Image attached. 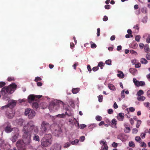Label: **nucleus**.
I'll use <instances>...</instances> for the list:
<instances>
[{"instance_id": "nucleus-58", "label": "nucleus", "mask_w": 150, "mask_h": 150, "mask_svg": "<svg viewBox=\"0 0 150 150\" xmlns=\"http://www.w3.org/2000/svg\"><path fill=\"white\" fill-rule=\"evenodd\" d=\"M138 132V130L136 128H134L132 129V133L133 134H136Z\"/></svg>"}, {"instance_id": "nucleus-48", "label": "nucleus", "mask_w": 150, "mask_h": 150, "mask_svg": "<svg viewBox=\"0 0 150 150\" xmlns=\"http://www.w3.org/2000/svg\"><path fill=\"white\" fill-rule=\"evenodd\" d=\"M6 85V83L3 81H0V88H1Z\"/></svg>"}, {"instance_id": "nucleus-37", "label": "nucleus", "mask_w": 150, "mask_h": 150, "mask_svg": "<svg viewBox=\"0 0 150 150\" xmlns=\"http://www.w3.org/2000/svg\"><path fill=\"white\" fill-rule=\"evenodd\" d=\"M129 146L132 147H134L135 146V144L132 141H130L129 143Z\"/></svg>"}, {"instance_id": "nucleus-12", "label": "nucleus", "mask_w": 150, "mask_h": 150, "mask_svg": "<svg viewBox=\"0 0 150 150\" xmlns=\"http://www.w3.org/2000/svg\"><path fill=\"white\" fill-rule=\"evenodd\" d=\"M133 81L135 85L137 86H143L145 85L144 82L137 81L135 78H134Z\"/></svg>"}, {"instance_id": "nucleus-53", "label": "nucleus", "mask_w": 150, "mask_h": 150, "mask_svg": "<svg viewBox=\"0 0 150 150\" xmlns=\"http://www.w3.org/2000/svg\"><path fill=\"white\" fill-rule=\"evenodd\" d=\"M144 49L146 52H149V48L148 47L145 46Z\"/></svg>"}, {"instance_id": "nucleus-51", "label": "nucleus", "mask_w": 150, "mask_h": 150, "mask_svg": "<svg viewBox=\"0 0 150 150\" xmlns=\"http://www.w3.org/2000/svg\"><path fill=\"white\" fill-rule=\"evenodd\" d=\"M98 101L100 102H101L102 101L103 96L102 95H100L98 97Z\"/></svg>"}, {"instance_id": "nucleus-46", "label": "nucleus", "mask_w": 150, "mask_h": 150, "mask_svg": "<svg viewBox=\"0 0 150 150\" xmlns=\"http://www.w3.org/2000/svg\"><path fill=\"white\" fill-rule=\"evenodd\" d=\"M42 79L39 77H36L35 78L34 81L36 82H38L39 81L41 80Z\"/></svg>"}, {"instance_id": "nucleus-55", "label": "nucleus", "mask_w": 150, "mask_h": 150, "mask_svg": "<svg viewBox=\"0 0 150 150\" xmlns=\"http://www.w3.org/2000/svg\"><path fill=\"white\" fill-rule=\"evenodd\" d=\"M85 139V137L84 136H81L79 139V140L81 142H83Z\"/></svg>"}, {"instance_id": "nucleus-17", "label": "nucleus", "mask_w": 150, "mask_h": 150, "mask_svg": "<svg viewBox=\"0 0 150 150\" xmlns=\"http://www.w3.org/2000/svg\"><path fill=\"white\" fill-rule=\"evenodd\" d=\"M69 106H68L67 107L65 108L66 110L65 114L68 116H72V111L69 109Z\"/></svg>"}, {"instance_id": "nucleus-44", "label": "nucleus", "mask_w": 150, "mask_h": 150, "mask_svg": "<svg viewBox=\"0 0 150 150\" xmlns=\"http://www.w3.org/2000/svg\"><path fill=\"white\" fill-rule=\"evenodd\" d=\"M90 43L91 44V47L92 48H95L97 46L94 43H93V42H91Z\"/></svg>"}, {"instance_id": "nucleus-36", "label": "nucleus", "mask_w": 150, "mask_h": 150, "mask_svg": "<svg viewBox=\"0 0 150 150\" xmlns=\"http://www.w3.org/2000/svg\"><path fill=\"white\" fill-rule=\"evenodd\" d=\"M79 142V141L78 139H76L74 141H71V144L72 145H76Z\"/></svg>"}, {"instance_id": "nucleus-7", "label": "nucleus", "mask_w": 150, "mask_h": 150, "mask_svg": "<svg viewBox=\"0 0 150 150\" xmlns=\"http://www.w3.org/2000/svg\"><path fill=\"white\" fill-rule=\"evenodd\" d=\"M13 131L14 133L11 138V140L13 142H15L18 137L19 135V129L17 128H14Z\"/></svg>"}, {"instance_id": "nucleus-6", "label": "nucleus", "mask_w": 150, "mask_h": 150, "mask_svg": "<svg viewBox=\"0 0 150 150\" xmlns=\"http://www.w3.org/2000/svg\"><path fill=\"white\" fill-rule=\"evenodd\" d=\"M24 113L25 115H28V117L29 119L33 118L35 115V111L30 108L26 109Z\"/></svg>"}, {"instance_id": "nucleus-8", "label": "nucleus", "mask_w": 150, "mask_h": 150, "mask_svg": "<svg viewBox=\"0 0 150 150\" xmlns=\"http://www.w3.org/2000/svg\"><path fill=\"white\" fill-rule=\"evenodd\" d=\"M51 144V139H46L45 138H43L41 140V145L45 147L50 146Z\"/></svg>"}, {"instance_id": "nucleus-26", "label": "nucleus", "mask_w": 150, "mask_h": 150, "mask_svg": "<svg viewBox=\"0 0 150 150\" xmlns=\"http://www.w3.org/2000/svg\"><path fill=\"white\" fill-rule=\"evenodd\" d=\"M33 139L35 141H39L40 138L39 136L36 134H35L33 137Z\"/></svg>"}, {"instance_id": "nucleus-56", "label": "nucleus", "mask_w": 150, "mask_h": 150, "mask_svg": "<svg viewBox=\"0 0 150 150\" xmlns=\"http://www.w3.org/2000/svg\"><path fill=\"white\" fill-rule=\"evenodd\" d=\"M99 69L98 66H96L93 67L92 69V70L94 71H96L98 70Z\"/></svg>"}, {"instance_id": "nucleus-49", "label": "nucleus", "mask_w": 150, "mask_h": 150, "mask_svg": "<svg viewBox=\"0 0 150 150\" xmlns=\"http://www.w3.org/2000/svg\"><path fill=\"white\" fill-rule=\"evenodd\" d=\"M105 64H108V65H111V61L110 59H108L105 62Z\"/></svg>"}, {"instance_id": "nucleus-50", "label": "nucleus", "mask_w": 150, "mask_h": 150, "mask_svg": "<svg viewBox=\"0 0 150 150\" xmlns=\"http://www.w3.org/2000/svg\"><path fill=\"white\" fill-rule=\"evenodd\" d=\"M140 39V36L139 35H137L135 37V40L137 42H139Z\"/></svg>"}, {"instance_id": "nucleus-29", "label": "nucleus", "mask_w": 150, "mask_h": 150, "mask_svg": "<svg viewBox=\"0 0 150 150\" xmlns=\"http://www.w3.org/2000/svg\"><path fill=\"white\" fill-rule=\"evenodd\" d=\"M140 62L142 64H146L148 62L144 58H142L141 59Z\"/></svg>"}, {"instance_id": "nucleus-16", "label": "nucleus", "mask_w": 150, "mask_h": 150, "mask_svg": "<svg viewBox=\"0 0 150 150\" xmlns=\"http://www.w3.org/2000/svg\"><path fill=\"white\" fill-rule=\"evenodd\" d=\"M117 119L119 121H122L124 118V114L122 113H120L117 116Z\"/></svg>"}, {"instance_id": "nucleus-9", "label": "nucleus", "mask_w": 150, "mask_h": 150, "mask_svg": "<svg viewBox=\"0 0 150 150\" xmlns=\"http://www.w3.org/2000/svg\"><path fill=\"white\" fill-rule=\"evenodd\" d=\"M4 126H5L4 128L5 132L7 133H9L11 132L13 130H14V129L12 128L11 126L10 123L9 122H7L4 124Z\"/></svg>"}, {"instance_id": "nucleus-34", "label": "nucleus", "mask_w": 150, "mask_h": 150, "mask_svg": "<svg viewBox=\"0 0 150 150\" xmlns=\"http://www.w3.org/2000/svg\"><path fill=\"white\" fill-rule=\"evenodd\" d=\"M32 107L33 108L37 109L38 107V103L37 102L33 103L32 104Z\"/></svg>"}, {"instance_id": "nucleus-21", "label": "nucleus", "mask_w": 150, "mask_h": 150, "mask_svg": "<svg viewBox=\"0 0 150 150\" xmlns=\"http://www.w3.org/2000/svg\"><path fill=\"white\" fill-rule=\"evenodd\" d=\"M108 88L110 90L113 91H115L116 90L115 87L112 84L109 83L108 84Z\"/></svg>"}, {"instance_id": "nucleus-30", "label": "nucleus", "mask_w": 150, "mask_h": 150, "mask_svg": "<svg viewBox=\"0 0 150 150\" xmlns=\"http://www.w3.org/2000/svg\"><path fill=\"white\" fill-rule=\"evenodd\" d=\"M144 106L148 109L150 110V103L149 102H145L144 103Z\"/></svg>"}, {"instance_id": "nucleus-39", "label": "nucleus", "mask_w": 150, "mask_h": 150, "mask_svg": "<svg viewBox=\"0 0 150 150\" xmlns=\"http://www.w3.org/2000/svg\"><path fill=\"white\" fill-rule=\"evenodd\" d=\"M135 140L138 142H142V139L139 136H136L135 137Z\"/></svg>"}, {"instance_id": "nucleus-62", "label": "nucleus", "mask_w": 150, "mask_h": 150, "mask_svg": "<svg viewBox=\"0 0 150 150\" xmlns=\"http://www.w3.org/2000/svg\"><path fill=\"white\" fill-rule=\"evenodd\" d=\"M8 107H9L10 108V106L8 104L7 105H6L5 106H3L1 108V109H4V108H7Z\"/></svg>"}, {"instance_id": "nucleus-35", "label": "nucleus", "mask_w": 150, "mask_h": 150, "mask_svg": "<svg viewBox=\"0 0 150 150\" xmlns=\"http://www.w3.org/2000/svg\"><path fill=\"white\" fill-rule=\"evenodd\" d=\"M124 131L125 133H129L130 131V129L128 127H126L124 129Z\"/></svg>"}, {"instance_id": "nucleus-31", "label": "nucleus", "mask_w": 150, "mask_h": 150, "mask_svg": "<svg viewBox=\"0 0 150 150\" xmlns=\"http://www.w3.org/2000/svg\"><path fill=\"white\" fill-rule=\"evenodd\" d=\"M43 138H45L46 139H51L52 138V135L51 134H46L45 137Z\"/></svg>"}, {"instance_id": "nucleus-52", "label": "nucleus", "mask_w": 150, "mask_h": 150, "mask_svg": "<svg viewBox=\"0 0 150 150\" xmlns=\"http://www.w3.org/2000/svg\"><path fill=\"white\" fill-rule=\"evenodd\" d=\"M125 92V90H123L121 92V97L122 98H124L125 97V96L124 95V92Z\"/></svg>"}, {"instance_id": "nucleus-27", "label": "nucleus", "mask_w": 150, "mask_h": 150, "mask_svg": "<svg viewBox=\"0 0 150 150\" xmlns=\"http://www.w3.org/2000/svg\"><path fill=\"white\" fill-rule=\"evenodd\" d=\"M97 126V125L96 124H92L88 125V128L89 129L92 130L94 128Z\"/></svg>"}, {"instance_id": "nucleus-28", "label": "nucleus", "mask_w": 150, "mask_h": 150, "mask_svg": "<svg viewBox=\"0 0 150 150\" xmlns=\"http://www.w3.org/2000/svg\"><path fill=\"white\" fill-rule=\"evenodd\" d=\"M144 94V91L142 90H139L136 94V95L138 96H142Z\"/></svg>"}, {"instance_id": "nucleus-11", "label": "nucleus", "mask_w": 150, "mask_h": 150, "mask_svg": "<svg viewBox=\"0 0 150 150\" xmlns=\"http://www.w3.org/2000/svg\"><path fill=\"white\" fill-rule=\"evenodd\" d=\"M42 96L34 95H30L28 97V101L29 102H31L32 101L35 100V98H41Z\"/></svg>"}, {"instance_id": "nucleus-42", "label": "nucleus", "mask_w": 150, "mask_h": 150, "mask_svg": "<svg viewBox=\"0 0 150 150\" xmlns=\"http://www.w3.org/2000/svg\"><path fill=\"white\" fill-rule=\"evenodd\" d=\"M141 121L140 120H137V123L136 125V127L137 128H138L139 127L141 123Z\"/></svg>"}, {"instance_id": "nucleus-2", "label": "nucleus", "mask_w": 150, "mask_h": 150, "mask_svg": "<svg viewBox=\"0 0 150 150\" xmlns=\"http://www.w3.org/2000/svg\"><path fill=\"white\" fill-rule=\"evenodd\" d=\"M17 87V86L15 83H12L8 86L3 87L1 91L3 96V99L6 101L8 100V104L10 108H12L15 106L16 104V101L14 100H9L10 98L7 93H13Z\"/></svg>"}, {"instance_id": "nucleus-13", "label": "nucleus", "mask_w": 150, "mask_h": 150, "mask_svg": "<svg viewBox=\"0 0 150 150\" xmlns=\"http://www.w3.org/2000/svg\"><path fill=\"white\" fill-rule=\"evenodd\" d=\"M15 115V112L12 110L7 112L6 115V117L9 119H11L13 118Z\"/></svg>"}, {"instance_id": "nucleus-15", "label": "nucleus", "mask_w": 150, "mask_h": 150, "mask_svg": "<svg viewBox=\"0 0 150 150\" xmlns=\"http://www.w3.org/2000/svg\"><path fill=\"white\" fill-rule=\"evenodd\" d=\"M61 148V146L59 144H55L51 148V150H60Z\"/></svg>"}, {"instance_id": "nucleus-41", "label": "nucleus", "mask_w": 150, "mask_h": 150, "mask_svg": "<svg viewBox=\"0 0 150 150\" xmlns=\"http://www.w3.org/2000/svg\"><path fill=\"white\" fill-rule=\"evenodd\" d=\"M69 104L73 108H74L75 106L74 101L72 100H71L69 102Z\"/></svg>"}, {"instance_id": "nucleus-32", "label": "nucleus", "mask_w": 150, "mask_h": 150, "mask_svg": "<svg viewBox=\"0 0 150 150\" xmlns=\"http://www.w3.org/2000/svg\"><path fill=\"white\" fill-rule=\"evenodd\" d=\"M56 117L59 118H64L65 117V114L64 113L59 114L56 115Z\"/></svg>"}, {"instance_id": "nucleus-23", "label": "nucleus", "mask_w": 150, "mask_h": 150, "mask_svg": "<svg viewBox=\"0 0 150 150\" xmlns=\"http://www.w3.org/2000/svg\"><path fill=\"white\" fill-rule=\"evenodd\" d=\"M129 71L133 75H135L137 74V71L135 69L130 68L129 70Z\"/></svg>"}, {"instance_id": "nucleus-40", "label": "nucleus", "mask_w": 150, "mask_h": 150, "mask_svg": "<svg viewBox=\"0 0 150 150\" xmlns=\"http://www.w3.org/2000/svg\"><path fill=\"white\" fill-rule=\"evenodd\" d=\"M125 112H127V113L125 114V116H126L127 118H129L130 116L129 115V112L128 110V108H127L125 109Z\"/></svg>"}, {"instance_id": "nucleus-22", "label": "nucleus", "mask_w": 150, "mask_h": 150, "mask_svg": "<svg viewBox=\"0 0 150 150\" xmlns=\"http://www.w3.org/2000/svg\"><path fill=\"white\" fill-rule=\"evenodd\" d=\"M16 122L18 123V124L20 126H22L23 125V124L25 122V121L24 120L22 119H19L18 120L16 121Z\"/></svg>"}, {"instance_id": "nucleus-4", "label": "nucleus", "mask_w": 150, "mask_h": 150, "mask_svg": "<svg viewBox=\"0 0 150 150\" xmlns=\"http://www.w3.org/2000/svg\"><path fill=\"white\" fill-rule=\"evenodd\" d=\"M64 103L61 101H58L55 104L54 102H51L49 106V108L51 111H55L57 110L62 106H64Z\"/></svg>"}, {"instance_id": "nucleus-63", "label": "nucleus", "mask_w": 150, "mask_h": 150, "mask_svg": "<svg viewBox=\"0 0 150 150\" xmlns=\"http://www.w3.org/2000/svg\"><path fill=\"white\" fill-rule=\"evenodd\" d=\"M112 146L113 147L115 148L117 146V144L115 142H113L112 144Z\"/></svg>"}, {"instance_id": "nucleus-47", "label": "nucleus", "mask_w": 150, "mask_h": 150, "mask_svg": "<svg viewBox=\"0 0 150 150\" xmlns=\"http://www.w3.org/2000/svg\"><path fill=\"white\" fill-rule=\"evenodd\" d=\"M86 127V125H85L84 124H81L80 126L79 125V127H80V128L81 129H83L84 128Z\"/></svg>"}, {"instance_id": "nucleus-60", "label": "nucleus", "mask_w": 150, "mask_h": 150, "mask_svg": "<svg viewBox=\"0 0 150 150\" xmlns=\"http://www.w3.org/2000/svg\"><path fill=\"white\" fill-rule=\"evenodd\" d=\"M97 36L98 37L100 35V28H98L97 29Z\"/></svg>"}, {"instance_id": "nucleus-19", "label": "nucleus", "mask_w": 150, "mask_h": 150, "mask_svg": "<svg viewBox=\"0 0 150 150\" xmlns=\"http://www.w3.org/2000/svg\"><path fill=\"white\" fill-rule=\"evenodd\" d=\"M111 125H113L112 127L114 128H116L117 127L116 125L117 124V121L116 119H113L112 120Z\"/></svg>"}, {"instance_id": "nucleus-14", "label": "nucleus", "mask_w": 150, "mask_h": 150, "mask_svg": "<svg viewBox=\"0 0 150 150\" xmlns=\"http://www.w3.org/2000/svg\"><path fill=\"white\" fill-rule=\"evenodd\" d=\"M100 143L102 145L101 148V150H107L108 149V146L107 145L106 141H100Z\"/></svg>"}, {"instance_id": "nucleus-54", "label": "nucleus", "mask_w": 150, "mask_h": 150, "mask_svg": "<svg viewBox=\"0 0 150 150\" xmlns=\"http://www.w3.org/2000/svg\"><path fill=\"white\" fill-rule=\"evenodd\" d=\"M129 111L133 112L135 110V108L133 107H131L128 108Z\"/></svg>"}, {"instance_id": "nucleus-20", "label": "nucleus", "mask_w": 150, "mask_h": 150, "mask_svg": "<svg viewBox=\"0 0 150 150\" xmlns=\"http://www.w3.org/2000/svg\"><path fill=\"white\" fill-rule=\"evenodd\" d=\"M118 72V73L117 74V76L120 78H123L124 77V74L122 71H119Z\"/></svg>"}, {"instance_id": "nucleus-10", "label": "nucleus", "mask_w": 150, "mask_h": 150, "mask_svg": "<svg viewBox=\"0 0 150 150\" xmlns=\"http://www.w3.org/2000/svg\"><path fill=\"white\" fill-rule=\"evenodd\" d=\"M69 124L71 125H75L76 127H79V122L74 117H73L72 118L69 119Z\"/></svg>"}, {"instance_id": "nucleus-24", "label": "nucleus", "mask_w": 150, "mask_h": 150, "mask_svg": "<svg viewBox=\"0 0 150 150\" xmlns=\"http://www.w3.org/2000/svg\"><path fill=\"white\" fill-rule=\"evenodd\" d=\"M145 99V97L143 96H138L137 98V99L138 101H144Z\"/></svg>"}, {"instance_id": "nucleus-1", "label": "nucleus", "mask_w": 150, "mask_h": 150, "mask_svg": "<svg viewBox=\"0 0 150 150\" xmlns=\"http://www.w3.org/2000/svg\"><path fill=\"white\" fill-rule=\"evenodd\" d=\"M38 131V127L35 125L33 121H30L25 124L24 126L23 130V141L19 140L16 143L18 150H25V145H29L31 142V133L34 132L37 133Z\"/></svg>"}, {"instance_id": "nucleus-45", "label": "nucleus", "mask_w": 150, "mask_h": 150, "mask_svg": "<svg viewBox=\"0 0 150 150\" xmlns=\"http://www.w3.org/2000/svg\"><path fill=\"white\" fill-rule=\"evenodd\" d=\"M71 145V143L69 142H68L65 143L64 146V148H68Z\"/></svg>"}, {"instance_id": "nucleus-61", "label": "nucleus", "mask_w": 150, "mask_h": 150, "mask_svg": "<svg viewBox=\"0 0 150 150\" xmlns=\"http://www.w3.org/2000/svg\"><path fill=\"white\" fill-rule=\"evenodd\" d=\"M130 52L131 53L134 54L135 55H136L137 54V53L133 50H130Z\"/></svg>"}, {"instance_id": "nucleus-3", "label": "nucleus", "mask_w": 150, "mask_h": 150, "mask_svg": "<svg viewBox=\"0 0 150 150\" xmlns=\"http://www.w3.org/2000/svg\"><path fill=\"white\" fill-rule=\"evenodd\" d=\"M53 126H54L55 128L58 127L57 130L56 129L54 130V134L55 136H58L61 132V129L58 127L57 125L55 124L50 125L48 122L45 121H43L41 123L40 127L41 131L40 133V135H42L43 133L47 132L50 130L52 131V127Z\"/></svg>"}, {"instance_id": "nucleus-38", "label": "nucleus", "mask_w": 150, "mask_h": 150, "mask_svg": "<svg viewBox=\"0 0 150 150\" xmlns=\"http://www.w3.org/2000/svg\"><path fill=\"white\" fill-rule=\"evenodd\" d=\"M15 79L14 77L13 76H9L7 79V80L8 81H14Z\"/></svg>"}, {"instance_id": "nucleus-64", "label": "nucleus", "mask_w": 150, "mask_h": 150, "mask_svg": "<svg viewBox=\"0 0 150 150\" xmlns=\"http://www.w3.org/2000/svg\"><path fill=\"white\" fill-rule=\"evenodd\" d=\"M146 57L147 60H150V53L147 54L146 55Z\"/></svg>"}, {"instance_id": "nucleus-18", "label": "nucleus", "mask_w": 150, "mask_h": 150, "mask_svg": "<svg viewBox=\"0 0 150 150\" xmlns=\"http://www.w3.org/2000/svg\"><path fill=\"white\" fill-rule=\"evenodd\" d=\"M118 139H120L122 142H124L126 140V136L123 134H121L117 136Z\"/></svg>"}, {"instance_id": "nucleus-5", "label": "nucleus", "mask_w": 150, "mask_h": 150, "mask_svg": "<svg viewBox=\"0 0 150 150\" xmlns=\"http://www.w3.org/2000/svg\"><path fill=\"white\" fill-rule=\"evenodd\" d=\"M11 147L10 145L8 143L5 142L3 139L0 140V150L3 149L4 150H17L15 148L13 150L10 149Z\"/></svg>"}, {"instance_id": "nucleus-57", "label": "nucleus", "mask_w": 150, "mask_h": 150, "mask_svg": "<svg viewBox=\"0 0 150 150\" xmlns=\"http://www.w3.org/2000/svg\"><path fill=\"white\" fill-rule=\"evenodd\" d=\"M113 110L112 109H110L108 110V112L109 114H112L113 112Z\"/></svg>"}, {"instance_id": "nucleus-33", "label": "nucleus", "mask_w": 150, "mask_h": 150, "mask_svg": "<svg viewBox=\"0 0 150 150\" xmlns=\"http://www.w3.org/2000/svg\"><path fill=\"white\" fill-rule=\"evenodd\" d=\"M140 143V146L142 147L145 148L146 147V144L144 142H139Z\"/></svg>"}, {"instance_id": "nucleus-25", "label": "nucleus", "mask_w": 150, "mask_h": 150, "mask_svg": "<svg viewBox=\"0 0 150 150\" xmlns=\"http://www.w3.org/2000/svg\"><path fill=\"white\" fill-rule=\"evenodd\" d=\"M80 90V89L78 88H73L72 89V92L74 94H76Z\"/></svg>"}, {"instance_id": "nucleus-43", "label": "nucleus", "mask_w": 150, "mask_h": 150, "mask_svg": "<svg viewBox=\"0 0 150 150\" xmlns=\"http://www.w3.org/2000/svg\"><path fill=\"white\" fill-rule=\"evenodd\" d=\"M102 119V118L100 116L97 115L96 117V120L98 121H100Z\"/></svg>"}, {"instance_id": "nucleus-59", "label": "nucleus", "mask_w": 150, "mask_h": 150, "mask_svg": "<svg viewBox=\"0 0 150 150\" xmlns=\"http://www.w3.org/2000/svg\"><path fill=\"white\" fill-rule=\"evenodd\" d=\"M146 135V134L145 133H142L141 134L140 136L142 139H144V138H145Z\"/></svg>"}]
</instances>
